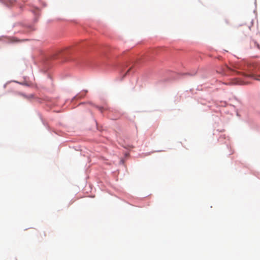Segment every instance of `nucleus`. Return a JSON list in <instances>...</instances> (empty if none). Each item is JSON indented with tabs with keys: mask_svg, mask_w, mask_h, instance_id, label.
Returning a JSON list of instances; mask_svg holds the SVG:
<instances>
[{
	"mask_svg": "<svg viewBox=\"0 0 260 260\" xmlns=\"http://www.w3.org/2000/svg\"><path fill=\"white\" fill-rule=\"evenodd\" d=\"M235 69H239L245 71H253V74H246L245 73H240L244 76L251 77L256 80L260 81V64L247 63L244 62L238 63L234 67ZM240 74V72H237Z\"/></svg>",
	"mask_w": 260,
	"mask_h": 260,
	"instance_id": "1",
	"label": "nucleus"
},
{
	"mask_svg": "<svg viewBox=\"0 0 260 260\" xmlns=\"http://www.w3.org/2000/svg\"><path fill=\"white\" fill-rule=\"evenodd\" d=\"M231 84H232L243 85V84H244V82L238 79H235L232 81Z\"/></svg>",
	"mask_w": 260,
	"mask_h": 260,
	"instance_id": "2",
	"label": "nucleus"
},
{
	"mask_svg": "<svg viewBox=\"0 0 260 260\" xmlns=\"http://www.w3.org/2000/svg\"><path fill=\"white\" fill-rule=\"evenodd\" d=\"M33 12L36 15H39L40 14V10L38 9H36L35 10H34Z\"/></svg>",
	"mask_w": 260,
	"mask_h": 260,
	"instance_id": "3",
	"label": "nucleus"
},
{
	"mask_svg": "<svg viewBox=\"0 0 260 260\" xmlns=\"http://www.w3.org/2000/svg\"><path fill=\"white\" fill-rule=\"evenodd\" d=\"M131 68H129V69H128V70H127V71L126 72V73L125 74L124 76H125L126 74H127L129 72V71L131 70Z\"/></svg>",
	"mask_w": 260,
	"mask_h": 260,
	"instance_id": "4",
	"label": "nucleus"
},
{
	"mask_svg": "<svg viewBox=\"0 0 260 260\" xmlns=\"http://www.w3.org/2000/svg\"><path fill=\"white\" fill-rule=\"evenodd\" d=\"M99 108V109L100 111H102V108L99 107V108Z\"/></svg>",
	"mask_w": 260,
	"mask_h": 260,
	"instance_id": "5",
	"label": "nucleus"
},
{
	"mask_svg": "<svg viewBox=\"0 0 260 260\" xmlns=\"http://www.w3.org/2000/svg\"><path fill=\"white\" fill-rule=\"evenodd\" d=\"M30 31H34V30H35V29H34V28H32V29H30Z\"/></svg>",
	"mask_w": 260,
	"mask_h": 260,
	"instance_id": "6",
	"label": "nucleus"
}]
</instances>
